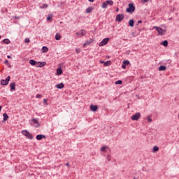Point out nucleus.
Wrapping results in <instances>:
<instances>
[{
	"instance_id": "1",
	"label": "nucleus",
	"mask_w": 179,
	"mask_h": 179,
	"mask_svg": "<svg viewBox=\"0 0 179 179\" xmlns=\"http://www.w3.org/2000/svg\"><path fill=\"white\" fill-rule=\"evenodd\" d=\"M153 29H155V30L157 31L159 36H164L166 34V29H162L160 27H153Z\"/></svg>"
},
{
	"instance_id": "2",
	"label": "nucleus",
	"mask_w": 179,
	"mask_h": 179,
	"mask_svg": "<svg viewBox=\"0 0 179 179\" xmlns=\"http://www.w3.org/2000/svg\"><path fill=\"white\" fill-rule=\"evenodd\" d=\"M107 5H109V6H113V5H114V1H113V0H106V2L102 3L101 8L103 9H106L107 8Z\"/></svg>"
},
{
	"instance_id": "3",
	"label": "nucleus",
	"mask_w": 179,
	"mask_h": 179,
	"mask_svg": "<svg viewBox=\"0 0 179 179\" xmlns=\"http://www.w3.org/2000/svg\"><path fill=\"white\" fill-rule=\"evenodd\" d=\"M21 134H22L24 136H26V138L28 139H33V134H30V132H29L27 130H22Z\"/></svg>"
},
{
	"instance_id": "4",
	"label": "nucleus",
	"mask_w": 179,
	"mask_h": 179,
	"mask_svg": "<svg viewBox=\"0 0 179 179\" xmlns=\"http://www.w3.org/2000/svg\"><path fill=\"white\" fill-rule=\"evenodd\" d=\"M126 12L128 13H134V12H135V6L132 3L129 4V8L126 9Z\"/></svg>"
},
{
	"instance_id": "5",
	"label": "nucleus",
	"mask_w": 179,
	"mask_h": 179,
	"mask_svg": "<svg viewBox=\"0 0 179 179\" xmlns=\"http://www.w3.org/2000/svg\"><path fill=\"white\" fill-rule=\"evenodd\" d=\"M141 118V113L138 112L136 113L134 115L131 116V121H138Z\"/></svg>"
},
{
	"instance_id": "6",
	"label": "nucleus",
	"mask_w": 179,
	"mask_h": 179,
	"mask_svg": "<svg viewBox=\"0 0 179 179\" xmlns=\"http://www.w3.org/2000/svg\"><path fill=\"white\" fill-rule=\"evenodd\" d=\"M30 122L31 125H34V127H36V128H38V127H40V122L36 118L31 119L30 120Z\"/></svg>"
},
{
	"instance_id": "7",
	"label": "nucleus",
	"mask_w": 179,
	"mask_h": 179,
	"mask_svg": "<svg viewBox=\"0 0 179 179\" xmlns=\"http://www.w3.org/2000/svg\"><path fill=\"white\" fill-rule=\"evenodd\" d=\"M110 40V38H105L101 41V42L99 43V47H104V45H106V44H108V41Z\"/></svg>"
},
{
	"instance_id": "8",
	"label": "nucleus",
	"mask_w": 179,
	"mask_h": 179,
	"mask_svg": "<svg viewBox=\"0 0 179 179\" xmlns=\"http://www.w3.org/2000/svg\"><path fill=\"white\" fill-rule=\"evenodd\" d=\"M9 80H10V76H8L6 80H1V85H2V86H6V85L9 83Z\"/></svg>"
},
{
	"instance_id": "9",
	"label": "nucleus",
	"mask_w": 179,
	"mask_h": 179,
	"mask_svg": "<svg viewBox=\"0 0 179 179\" xmlns=\"http://www.w3.org/2000/svg\"><path fill=\"white\" fill-rule=\"evenodd\" d=\"M124 16L123 15V14H117L116 15V19H115V22H122V20H124Z\"/></svg>"
},
{
	"instance_id": "10",
	"label": "nucleus",
	"mask_w": 179,
	"mask_h": 179,
	"mask_svg": "<svg viewBox=\"0 0 179 179\" xmlns=\"http://www.w3.org/2000/svg\"><path fill=\"white\" fill-rule=\"evenodd\" d=\"M76 37H82L83 36H86V31L84 29H82L79 32L76 33Z\"/></svg>"
},
{
	"instance_id": "11",
	"label": "nucleus",
	"mask_w": 179,
	"mask_h": 179,
	"mask_svg": "<svg viewBox=\"0 0 179 179\" xmlns=\"http://www.w3.org/2000/svg\"><path fill=\"white\" fill-rule=\"evenodd\" d=\"M47 63L45 62H36V68H43V66H45Z\"/></svg>"
},
{
	"instance_id": "12",
	"label": "nucleus",
	"mask_w": 179,
	"mask_h": 179,
	"mask_svg": "<svg viewBox=\"0 0 179 179\" xmlns=\"http://www.w3.org/2000/svg\"><path fill=\"white\" fill-rule=\"evenodd\" d=\"M10 92H13V90H16V84L15 83H12L10 84Z\"/></svg>"
},
{
	"instance_id": "13",
	"label": "nucleus",
	"mask_w": 179,
	"mask_h": 179,
	"mask_svg": "<svg viewBox=\"0 0 179 179\" xmlns=\"http://www.w3.org/2000/svg\"><path fill=\"white\" fill-rule=\"evenodd\" d=\"M37 141H41V139H45V136L43 134H38L36 136Z\"/></svg>"
},
{
	"instance_id": "14",
	"label": "nucleus",
	"mask_w": 179,
	"mask_h": 179,
	"mask_svg": "<svg viewBox=\"0 0 179 179\" xmlns=\"http://www.w3.org/2000/svg\"><path fill=\"white\" fill-rule=\"evenodd\" d=\"M64 83H59V84H57L56 85H55V87L57 88V89H64Z\"/></svg>"
},
{
	"instance_id": "15",
	"label": "nucleus",
	"mask_w": 179,
	"mask_h": 179,
	"mask_svg": "<svg viewBox=\"0 0 179 179\" xmlns=\"http://www.w3.org/2000/svg\"><path fill=\"white\" fill-rule=\"evenodd\" d=\"M90 110H91V111H96V110H97V106H96V105H91L90 106Z\"/></svg>"
},
{
	"instance_id": "16",
	"label": "nucleus",
	"mask_w": 179,
	"mask_h": 179,
	"mask_svg": "<svg viewBox=\"0 0 179 179\" xmlns=\"http://www.w3.org/2000/svg\"><path fill=\"white\" fill-rule=\"evenodd\" d=\"M29 64H30V65H32L33 66H34V65L36 66L37 62H36V60H34V59H30Z\"/></svg>"
},
{
	"instance_id": "17",
	"label": "nucleus",
	"mask_w": 179,
	"mask_h": 179,
	"mask_svg": "<svg viewBox=\"0 0 179 179\" xmlns=\"http://www.w3.org/2000/svg\"><path fill=\"white\" fill-rule=\"evenodd\" d=\"M152 152V153H156V152H159V147L157 145L154 146Z\"/></svg>"
},
{
	"instance_id": "18",
	"label": "nucleus",
	"mask_w": 179,
	"mask_h": 179,
	"mask_svg": "<svg viewBox=\"0 0 179 179\" xmlns=\"http://www.w3.org/2000/svg\"><path fill=\"white\" fill-rule=\"evenodd\" d=\"M161 45H164V47H167L169 45V41L167 40H165L161 43Z\"/></svg>"
},
{
	"instance_id": "19",
	"label": "nucleus",
	"mask_w": 179,
	"mask_h": 179,
	"mask_svg": "<svg viewBox=\"0 0 179 179\" xmlns=\"http://www.w3.org/2000/svg\"><path fill=\"white\" fill-rule=\"evenodd\" d=\"M3 122H5V121H6L8 118H9V116H8V113H3Z\"/></svg>"
},
{
	"instance_id": "20",
	"label": "nucleus",
	"mask_w": 179,
	"mask_h": 179,
	"mask_svg": "<svg viewBox=\"0 0 179 179\" xmlns=\"http://www.w3.org/2000/svg\"><path fill=\"white\" fill-rule=\"evenodd\" d=\"M56 75H57V76L62 75V69H57Z\"/></svg>"
},
{
	"instance_id": "21",
	"label": "nucleus",
	"mask_w": 179,
	"mask_h": 179,
	"mask_svg": "<svg viewBox=\"0 0 179 179\" xmlns=\"http://www.w3.org/2000/svg\"><path fill=\"white\" fill-rule=\"evenodd\" d=\"M3 43L4 44H10V40L8 39V38H6V39H3Z\"/></svg>"
},
{
	"instance_id": "22",
	"label": "nucleus",
	"mask_w": 179,
	"mask_h": 179,
	"mask_svg": "<svg viewBox=\"0 0 179 179\" xmlns=\"http://www.w3.org/2000/svg\"><path fill=\"white\" fill-rule=\"evenodd\" d=\"M92 10H93V7H88V8L86 9V13H91Z\"/></svg>"
},
{
	"instance_id": "23",
	"label": "nucleus",
	"mask_w": 179,
	"mask_h": 179,
	"mask_svg": "<svg viewBox=\"0 0 179 179\" xmlns=\"http://www.w3.org/2000/svg\"><path fill=\"white\" fill-rule=\"evenodd\" d=\"M107 149H108V146H103L102 148H101L100 150H101V152H106V150H107Z\"/></svg>"
},
{
	"instance_id": "24",
	"label": "nucleus",
	"mask_w": 179,
	"mask_h": 179,
	"mask_svg": "<svg viewBox=\"0 0 179 179\" xmlns=\"http://www.w3.org/2000/svg\"><path fill=\"white\" fill-rule=\"evenodd\" d=\"M42 51H43V52H48V48H47V46H43L42 48Z\"/></svg>"
},
{
	"instance_id": "25",
	"label": "nucleus",
	"mask_w": 179,
	"mask_h": 179,
	"mask_svg": "<svg viewBox=\"0 0 179 179\" xmlns=\"http://www.w3.org/2000/svg\"><path fill=\"white\" fill-rule=\"evenodd\" d=\"M129 26H130V27H134V20H130L129 21Z\"/></svg>"
},
{
	"instance_id": "26",
	"label": "nucleus",
	"mask_w": 179,
	"mask_h": 179,
	"mask_svg": "<svg viewBox=\"0 0 179 179\" xmlns=\"http://www.w3.org/2000/svg\"><path fill=\"white\" fill-rule=\"evenodd\" d=\"M41 9H47L48 8V5L47 4H43L42 6H40Z\"/></svg>"
},
{
	"instance_id": "27",
	"label": "nucleus",
	"mask_w": 179,
	"mask_h": 179,
	"mask_svg": "<svg viewBox=\"0 0 179 179\" xmlns=\"http://www.w3.org/2000/svg\"><path fill=\"white\" fill-rule=\"evenodd\" d=\"M61 39V35L59 34H56L55 35V40H60Z\"/></svg>"
},
{
	"instance_id": "28",
	"label": "nucleus",
	"mask_w": 179,
	"mask_h": 179,
	"mask_svg": "<svg viewBox=\"0 0 179 179\" xmlns=\"http://www.w3.org/2000/svg\"><path fill=\"white\" fill-rule=\"evenodd\" d=\"M92 43H93V39H90V41H86L87 45H90V44H92Z\"/></svg>"
},
{
	"instance_id": "29",
	"label": "nucleus",
	"mask_w": 179,
	"mask_h": 179,
	"mask_svg": "<svg viewBox=\"0 0 179 179\" xmlns=\"http://www.w3.org/2000/svg\"><path fill=\"white\" fill-rule=\"evenodd\" d=\"M159 71H166L165 66H161L159 67Z\"/></svg>"
},
{
	"instance_id": "30",
	"label": "nucleus",
	"mask_w": 179,
	"mask_h": 179,
	"mask_svg": "<svg viewBox=\"0 0 179 179\" xmlns=\"http://www.w3.org/2000/svg\"><path fill=\"white\" fill-rule=\"evenodd\" d=\"M122 64H123L124 65H125V66L129 65V61H128V60H124V61H123Z\"/></svg>"
},
{
	"instance_id": "31",
	"label": "nucleus",
	"mask_w": 179,
	"mask_h": 179,
	"mask_svg": "<svg viewBox=\"0 0 179 179\" xmlns=\"http://www.w3.org/2000/svg\"><path fill=\"white\" fill-rule=\"evenodd\" d=\"M103 64H104V66H108V65H110V64H111V62L110 61H107Z\"/></svg>"
},
{
	"instance_id": "32",
	"label": "nucleus",
	"mask_w": 179,
	"mask_h": 179,
	"mask_svg": "<svg viewBox=\"0 0 179 179\" xmlns=\"http://www.w3.org/2000/svg\"><path fill=\"white\" fill-rule=\"evenodd\" d=\"M115 85H122V80H117L115 81Z\"/></svg>"
},
{
	"instance_id": "33",
	"label": "nucleus",
	"mask_w": 179,
	"mask_h": 179,
	"mask_svg": "<svg viewBox=\"0 0 179 179\" xmlns=\"http://www.w3.org/2000/svg\"><path fill=\"white\" fill-rule=\"evenodd\" d=\"M24 43H26L27 44H29V43H30V39L29 38H26L24 39Z\"/></svg>"
},
{
	"instance_id": "34",
	"label": "nucleus",
	"mask_w": 179,
	"mask_h": 179,
	"mask_svg": "<svg viewBox=\"0 0 179 179\" xmlns=\"http://www.w3.org/2000/svg\"><path fill=\"white\" fill-rule=\"evenodd\" d=\"M146 120H148V122H152V121H153V120H152V118H150L149 116L146 117Z\"/></svg>"
},
{
	"instance_id": "35",
	"label": "nucleus",
	"mask_w": 179,
	"mask_h": 179,
	"mask_svg": "<svg viewBox=\"0 0 179 179\" xmlns=\"http://www.w3.org/2000/svg\"><path fill=\"white\" fill-rule=\"evenodd\" d=\"M106 159H107L108 162H110V160H111V155H107Z\"/></svg>"
},
{
	"instance_id": "36",
	"label": "nucleus",
	"mask_w": 179,
	"mask_h": 179,
	"mask_svg": "<svg viewBox=\"0 0 179 179\" xmlns=\"http://www.w3.org/2000/svg\"><path fill=\"white\" fill-rule=\"evenodd\" d=\"M76 52L77 54H79V52H80V48H76Z\"/></svg>"
},
{
	"instance_id": "37",
	"label": "nucleus",
	"mask_w": 179,
	"mask_h": 179,
	"mask_svg": "<svg viewBox=\"0 0 179 179\" xmlns=\"http://www.w3.org/2000/svg\"><path fill=\"white\" fill-rule=\"evenodd\" d=\"M43 96L41 94H36V99H41Z\"/></svg>"
},
{
	"instance_id": "38",
	"label": "nucleus",
	"mask_w": 179,
	"mask_h": 179,
	"mask_svg": "<svg viewBox=\"0 0 179 179\" xmlns=\"http://www.w3.org/2000/svg\"><path fill=\"white\" fill-rule=\"evenodd\" d=\"M47 101H48L47 99H43V103L45 104L46 106H47Z\"/></svg>"
},
{
	"instance_id": "39",
	"label": "nucleus",
	"mask_w": 179,
	"mask_h": 179,
	"mask_svg": "<svg viewBox=\"0 0 179 179\" xmlns=\"http://www.w3.org/2000/svg\"><path fill=\"white\" fill-rule=\"evenodd\" d=\"M51 17H52V15L47 17V20H51Z\"/></svg>"
},
{
	"instance_id": "40",
	"label": "nucleus",
	"mask_w": 179,
	"mask_h": 179,
	"mask_svg": "<svg viewBox=\"0 0 179 179\" xmlns=\"http://www.w3.org/2000/svg\"><path fill=\"white\" fill-rule=\"evenodd\" d=\"M122 69H125V68H127V66H125V64H123L122 63Z\"/></svg>"
},
{
	"instance_id": "41",
	"label": "nucleus",
	"mask_w": 179,
	"mask_h": 179,
	"mask_svg": "<svg viewBox=\"0 0 179 179\" xmlns=\"http://www.w3.org/2000/svg\"><path fill=\"white\" fill-rule=\"evenodd\" d=\"M13 19H20V17L14 16V17H13Z\"/></svg>"
},
{
	"instance_id": "42",
	"label": "nucleus",
	"mask_w": 179,
	"mask_h": 179,
	"mask_svg": "<svg viewBox=\"0 0 179 179\" xmlns=\"http://www.w3.org/2000/svg\"><path fill=\"white\" fill-rule=\"evenodd\" d=\"M142 2H143V3H146V2H148V0H141Z\"/></svg>"
},
{
	"instance_id": "43",
	"label": "nucleus",
	"mask_w": 179,
	"mask_h": 179,
	"mask_svg": "<svg viewBox=\"0 0 179 179\" xmlns=\"http://www.w3.org/2000/svg\"><path fill=\"white\" fill-rule=\"evenodd\" d=\"M7 58H8V59H12V57H10V55H8Z\"/></svg>"
},
{
	"instance_id": "44",
	"label": "nucleus",
	"mask_w": 179,
	"mask_h": 179,
	"mask_svg": "<svg viewBox=\"0 0 179 179\" xmlns=\"http://www.w3.org/2000/svg\"><path fill=\"white\" fill-rule=\"evenodd\" d=\"M99 62H100V64H104L105 63L104 61H103V60L99 61Z\"/></svg>"
},
{
	"instance_id": "45",
	"label": "nucleus",
	"mask_w": 179,
	"mask_h": 179,
	"mask_svg": "<svg viewBox=\"0 0 179 179\" xmlns=\"http://www.w3.org/2000/svg\"><path fill=\"white\" fill-rule=\"evenodd\" d=\"M9 62L8 61V60H6L5 62H4V64H8Z\"/></svg>"
},
{
	"instance_id": "46",
	"label": "nucleus",
	"mask_w": 179,
	"mask_h": 179,
	"mask_svg": "<svg viewBox=\"0 0 179 179\" xmlns=\"http://www.w3.org/2000/svg\"><path fill=\"white\" fill-rule=\"evenodd\" d=\"M89 2H94V0H88Z\"/></svg>"
},
{
	"instance_id": "47",
	"label": "nucleus",
	"mask_w": 179,
	"mask_h": 179,
	"mask_svg": "<svg viewBox=\"0 0 179 179\" xmlns=\"http://www.w3.org/2000/svg\"><path fill=\"white\" fill-rule=\"evenodd\" d=\"M85 45H87V43H86V42L83 44V47H85Z\"/></svg>"
},
{
	"instance_id": "48",
	"label": "nucleus",
	"mask_w": 179,
	"mask_h": 179,
	"mask_svg": "<svg viewBox=\"0 0 179 179\" xmlns=\"http://www.w3.org/2000/svg\"><path fill=\"white\" fill-rule=\"evenodd\" d=\"M118 10H120V8H116V12H118Z\"/></svg>"
},
{
	"instance_id": "49",
	"label": "nucleus",
	"mask_w": 179,
	"mask_h": 179,
	"mask_svg": "<svg viewBox=\"0 0 179 179\" xmlns=\"http://www.w3.org/2000/svg\"><path fill=\"white\" fill-rule=\"evenodd\" d=\"M138 23H142V20H139Z\"/></svg>"
},
{
	"instance_id": "50",
	"label": "nucleus",
	"mask_w": 179,
	"mask_h": 179,
	"mask_svg": "<svg viewBox=\"0 0 179 179\" xmlns=\"http://www.w3.org/2000/svg\"><path fill=\"white\" fill-rule=\"evenodd\" d=\"M2 110V106H0V112Z\"/></svg>"
},
{
	"instance_id": "51",
	"label": "nucleus",
	"mask_w": 179,
	"mask_h": 179,
	"mask_svg": "<svg viewBox=\"0 0 179 179\" xmlns=\"http://www.w3.org/2000/svg\"><path fill=\"white\" fill-rule=\"evenodd\" d=\"M66 166H69V163H66Z\"/></svg>"
},
{
	"instance_id": "52",
	"label": "nucleus",
	"mask_w": 179,
	"mask_h": 179,
	"mask_svg": "<svg viewBox=\"0 0 179 179\" xmlns=\"http://www.w3.org/2000/svg\"><path fill=\"white\" fill-rule=\"evenodd\" d=\"M0 38H1V35H0Z\"/></svg>"
}]
</instances>
